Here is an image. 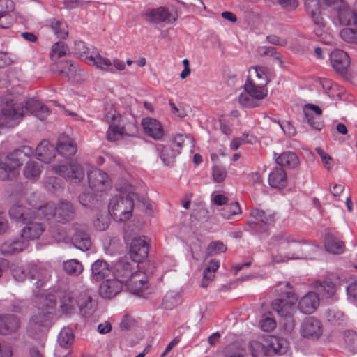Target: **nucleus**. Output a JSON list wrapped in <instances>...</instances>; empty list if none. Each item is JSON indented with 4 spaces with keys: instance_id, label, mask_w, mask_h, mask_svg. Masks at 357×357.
<instances>
[{
    "instance_id": "1a4fd4ad",
    "label": "nucleus",
    "mask_w": 357,
    "mask_h": 357,
    "mask_svg": "<svg viewBox=\"0 0 357 357\" xmlns=\"http://www.w3.org/2000/svg\"><path fill=\"white\" fill-rule=\"evenodd\" d=\"M328 6L337 10L340 24L342 26L354 24L357 28V15L342 0H324Z\"/></svg>"
},
{
    "instance_id": "0eeeda50",
    "label": "nucleus",
    "mask_w": 357,
    "mask_h": 357,
    "mask_svg": "<svg viewBox=\"0 0 357 357\" xmlns=\"http://www.w3.org/2000/svg\"><path fill=\"white\" fill-rule=\"evenodd\" d=\"M24 114V105L13 99L6 100L1 105V119L8 127L17 125Z\"/></svg>"
},
{
    "instance_id": "e2e57ef3",
    "label": "nucleus",
    "mask_w": 357,
    "mask_h": 357,
    "mask_svg": "<svg viewBox=\"0 0 357 357\" xmlns=\"http://www.w3.org/2000/svg\"><path fill=\"white\" fill-rule=\"evenodd\" d=\"M109 225V217L107 214L99 215L93 221L95 228L98 231L105 230Z\"/></svg>"
},
{
    "instance_id": "39448f33",
    "label": "nucleus",
    "mask_w": 357,
    "mask_h": 357,
    "mask_svg": "<svg viewBox=\"0 0 357 357\" xmlns=\"http://www.w3.org/2000/svg\"><path fill=\"white\" fill-rule=\"evenodd\" d=\"M134 208V200L130 195L126 197L114 196L109 204V212L116 221L128 220Z\"/></svg>"
},
{
    "instance_id": "de8ad7c7",
    "label": "nucleus",
    "mask_w": 357,
    "mask_h": 357,
    "mask_svg": "<svg viewBox=\"0 0 357 357\" xmlns=\"http://www.w3.org/2000/svg\"><path fill=\"white\" fill-rule=\"evenodd\" d=\"M241 210L238 202L226 204L220 210V215L225 219H232L233 216L241 213Z\"/></svg>"
},
{
    "instance_id": "393cba45",
    "label": "nucleus",
    "mask_w": 357,
    "mask_h": 357,
    "mask_svg": "<svg viewBox=\"0 0 357 357\" xmlns=\"http://www.w3.org/2000/svg\"><path fill=\"white\" fill-rule=\"evenodd\" d=\"M75 216V209L73 205L67 201H61L56 208V220L61 223L70 222Z\"/></svg>"
},
{
    "instance_id": "79ce46f5",
    "label": "nucleus",
    "mask_w": 357,
    "mask_h": 357,
    "mask_svg": "<svg viewBox=\"0 0 357 357\" xmlns=\"http://www.w3.org/2000/svg\"><path fill=\"white\" fill-rule=\"evenodd\" d=\"M64 272L70 276H78L83 272V265L77 259H69L63 262Z\"/></svg>"
},
{
    "instance_id": "603ef678",
    "label": "nucleus",
    "mask_w": 357,
    "mask_h": 357,
    "mask_svg": "<svg viewBox=\"0 0 357 357\" xmlns=\"http://www.w3.org/2000/svg\"><path fill=\"white\" fill-rule=\"evenodd\" d=\"M305 119L308 124L314 129L321 130L324 127L321 116L314 115L312 111L309 109H303Z\"/></svg>"
},
{
    "instance_id": "c85d7f7f",
    "label": "nucleus",
    "mask_w": 357,
    "mask_h": 357,
    "mask_svg": "<svg viewBox=\"0 0 357 357\" xmlns=\"http://www.w3.org/2000/svg\"><path fill=\"white\" fill-rule=\"evenodd\" d=\"M56 152L64 157H70L77 152L76 145L73 140L66 135L62 134L59 137Z\"/></svg>"
},
{
    "instance_id": "3c124183",
    "label": "nucleus",
    "mask_w": 357,
    "mask_h": 357,
    "mask_svg": "<svg viewBox=\"0 0 357 357\" xmlns=\"http://www.w3.org/2000/svg\"><path fill=\"white\" fill-rule=\"evenodd\" d=\"M180 151L174 150L170 146H163L160 151V158L165 165H171L174 162V159Z\"/></svg>"
},
{
    "instance_id": "7c9ffc66",
    "label": "nucleus",
    "mask_w": 357,
    "mask_h": 357,
    "mask_svg": "<svg viewBox=\"0 0 357 357\" xmlns=\"http://www.w3.org/2000/svg\"><path fill=\"white\" fill-rule=\"evenodd\" d=\"M20 326L19 319L12 314L0 315V334L8 335L15 332Z\"/></svg>"
},
{
    "instance_id": "864d4df0",
    "label": "nucleus",
    "mask_w": 357,
    "mask_h": 357,
    "mask_svg": "<svg viewBox=\"0 0 357 357\" xmlns=\"http://www.w3.org/2000/svg\"><path fill=\"white\" fill-rule=\"evenodd\" d=\"M251 215L264 225H270L275 220V217L273 214L258 208L252 210Z\"/></svg>"
},
{
    "instance_id": "8fccbe9b",
    "label": "nucleus",
    "mask_w": 357,
    "mask_h": 357,
    "mask_svg": "<svg viewBox=\"0 0 357 357\" xmlns=\"http://www.w3.org/2000/svg\"><path fill=\"white\" fill-rule=\"evenodd\" d=\"M74 340V334L71 329L63 328L58 335V343L61 347L68 348Z\"/></svg>"
},
{
    "instance_id": "774afa93",
    "label": "nucleus",
    "mask_w": 357,
    "mask_h": 357,
    "mask_svg": "<svg viewBox=\"0 0 357 357\" xmlns=\"http://www.w3.org/2000/svg\"><path fill=\"white\" fill-rule=\"evenodd\" d=\"M227 171L224 167L215 166L213 168V177L215 182H222L227 176Z\"/></svg>"
},
{
    "instance_id": "2f4dec72",
    "label": "nucleus",
    "mask_w": 357,
    "mask_h": 357,
    "mask_svg": "<svg viewBox=\"0 0 357 357\" xmlns=\"http://www.w3.org/2000/svg\"><path fill=\"white\" fill-rule=\"evenodd\" d=\"M268 183L274 188H282L286 186L287 180L285 171L282 167H275L268 175Z\"/></svg>"
},
{
    "instance_id": "5701e85b",
    "label": "nucleus",
    "mask_w": 357,
    "mask_h": 357,
    "mask_svg": "<svg viewBox=\"0 0 357 357\" xmlns=\"http://www.w3.org/2000/svg\"><path fill=\"white\" fill-rule=\"evenodd\" d=\"M133 272L131 264L124 259L119 260L114 264L113 270L114 276L123 284L128 282Z\"/></svg>"
},
{
    "instance_id": "f3484780",
    "label": "nucleus",
    "mask_w": 357,
    "mask_h": 357,
    "mask_svg": "<svg viewBox=\"0 0 357 357\" xmlns=\"http://www.w3.org/2000/svg\"><path fill=\"white\" fill-rule=\"evenodd\" d=\"M330 61L336 73L340 75H344L347 73L350 65V59L345 52L338 49L335 50L330 54Z\"/></svg>"
},
{
    "instance_id": "f03ea898",
    "label": "nucleus",
    "mask_w": 357,
    "mask_h": 357,
    "mask_svg": "<svg viewBox=\"0 0 357 357\" xmlns=\"http://www.w3.org/2000/svg\"><path fill=\"white\" fill-rule=\"evenodd\" d=\"M33 153V150L30 146H24L20 149H17L6 155L0 154V179L6 181L9 178L10 173L14 169L22 165Z\"/></svg>"
},
{
    "instance_id": "473e14b6",
    "label": "nucleus",
    "mask_w": 357,
    "mask_h": 357,
    "mask_svg": "<svg viewBox=\"0 0 357 357\" xmlns=\"http://www.w3.org/2000/svg\"><path fill=\"white\" fill-rule=\"evenodd\" d=\"M77 307L82 316L85 317L91 316L95 310L92 298L86 291L79 294Z\"/></svg>"
},
{
    "instance_id": "20e7f679",
    "label": "nucleus",
    "mask_w": 357,
    "mask_h": 357,
    "mask_svg": "<svg viewBox=\"0 0 357 357\" xmlns=\"http://www.w3.org/2000/svg\"><path fill=\"white\" fill-rule=\"evenodd\" d=\"M297 297L293 291L285 292L280 298L272 303V308L280 317L289 319L286 327L290 330L294 328V324L292 317L296 311V303Z\"/></svg>"
},
{
    "instance_id": "680f3d73",
    "label": "nucleus",
    "mask_w": 357,
    "mask_h": 357,
    "mask_svg": "<svg viewBox=\"0 0 357 357\" xmlns=\"http://www.w3.org/2000/svg\"><path fill=\"white\" fill-rule=\"evenodd\" d=\"M344 339L345 344L350 350H354L357 347V333L351 330L344 333Z\"/></svg>"
},
{
    "instance_id": "09e8293b",
    "label": "nucleus",
    "mask_w": 357,
    "mask_h": 357,
    "mask_svg": "<svg viewBox=\"0 0 357 357\" xmlns=\"http://www.w3.org/2000/svg\"><path fill=\"white\" fill-rule=\"evenodd\" d=\"M173 142L180 149L183 148L192 149L194 147L193 138L183 133L176 134L174 137Z\"/></svg>"
},
{
    "instance_id": "13d9d810",
    "label": "nucleus",
    "mask_w": 357,
    "mask_h": 357,
    "mask_svg": "<svg viewBox=\"0 0 357 357\" xmlns=\"http://www.w3.org/2000/svg\"><path fill=\"white\" fill-rule=\"evenodd\" d=\"M123 136L121 125L111 123L107 132V139L110 142H116Z\"/></svg>"
},
{
    "instance_id": "4c0bfd02",
    "label": "nucleus",
    "mask_w": 357,
    "mask_h": 357,
    "mask_svg": "<svg viewBox=\"0 0 357 357\" xmlns=\"http://www.w3.org/2000/svg\"><path fill=\"white\" fill-rule=\"evenodd\" d=\"M244 89L258 102L266 97L268 93L266 86L257 85L256 82L249 79H247L244 85Z\"/></svg>"
},
{
    "instance_id": "dca6fc26",
    "label": "nucleus",
    "mask_w": 357,
    "mask_h": 357,
    "mask_svg": "<svg viewBox=\"0 0 357 357\" xmlns=\"http://www.w3.org/2000/svg\"><path fill=\"white\" fill-rule=\"evenodd\" d=\"M146 22L150 24L167 23L176 21V18L171 19V14L169 10L164 8L160 7L155 9H148L143 15Z\"/></svg>"
},
{
    "instance_id": "5fc2aeb1",
    "label": "nucleus",
    "mask_w": 357,
    "mask_h": 357,
    "mask_svg": "<svg viewBox=\"0 0 357 357\" xmlns=\"http://www.w3.org/2000/svg\"><path fill=\"white\" fill-rule=\"evenodd\" d=\"M69 50L66 45L62 42L54 43L51 49L50 57L56 59L68 54Z\"/></svg>"
},
{
    "instance_id": "f8f14e48",
    "label": "nucleus",
    "mask_w": 357,
    "mask_h": 357,
    "mask_svg": "<svg viewBox=\"0 0 357 357\" xmlns=\"http://www.w3.org/2000/svg\"><path fill=\"white\" fill-rule=\"evenodd\" d=\"M305 8L316 26L314 29L316 35L318 36H322L324 32L325 21L321 16L319 1L305 0Z\"/></svg>"
},
{
    "instance_id": "bb28decb",
    "label": "nucleus",
    "mask_w": 357,
    "mask_h": 357,
    "mask_svg": "<svg viewBox=\"0 0 357 357\" xmlns=\"http://www.w3.org/2000/svg\"><path fill=\"white\" fill-rule=\"evenodd\" d=\"M147 282L146 274L142 271L133 272L125 285L128 290L135 294H139Z\"/></svg>"
},
{
    "instance_id": "423d86ee",
    "label": "nucleus",
    "mask_w": 357,
    "mask_h": 357,
    "mask_svg": "<svg viewBox=\"0 0 357 357\" xmlns=\"http://www.w3.org/2000/svg\"><path fill=\"white\" fill-rule=\"evenodd\" d=\"M52 169L57 174L75 183H81L85 176L82 165L74 160L54 165Z\"/></svg>"
},
{
    "instance_id": "58836bf2",
    "label": "nucleus",
    "mask_w": 357,
    "mask_h": 357,
    "mask_svg": "<svg viewBox=\"0 0 357 357\" xmlns=\"http://www.w3.org/2000/svg\"><path fill=\"white\" fill-rule=\"evenodd\" d=\"M77 294L74 292H64L60 299V307L65 313H70L77 306Z\"/></svg>"
},
{
    "instance_id": "ddd939ff",
    "label": "nucleus",
    "mask_w": 357,
    "mask_h": 357,
    "mask_svg": "<svg viewBox=\"0 0 357 357\" xmlns=\"http://www.w3.org/2000/svg\"><path fill=\"white\" fill-rule=\"evenodd\" d=\"M89 186L96 191H104L111 187V180L101 169L94 168L87 172Z\"/></svg>"
},
{
    "instance_id": "c03bdc74",
    "label": "nucleus",
    "mask_w": 357,
    "mask_h": 357,
    "mask_svg": "<svg viewBox=\"0 0 357 357\" xmlns=\"http://www.w3.org/2000/svg\"><path fill=\"white\" fill-rule=\"evenodd\" d=\"M50 27L54 35L59 39H66L68 36V26L63 21L52 19Z\"/></svg>"
},
{
    "instance_id": "69168bd1",
    "label": "nucleus",
    "mask_w": 357,
    "mask_h": 357,
    "mask_svg": "<svg viewBox=\"0 0 357 357\" xmlns=\"http://www.w3.org/2000/svg\"><path fill=\"white\" fill-rule=\"evenodd\" d=\"M315 151L320 156L321 158V161L324 164V166L328 169L330 170L331 168L333 167V159L328 153H326L321 148H316Z\"/></svg>"
},
{
    "instance_id": "9d476101",
    "label": "nucleus",
    "mask_w": 357,
    "mask_h": 357,
    "mask_svg": "<svg viewBox=\"0 0 357 357\" xmlns=\"http://www.w3.org/2000/svg\"><path fill=\"white\" fill-rule=\"evenodd\" d=\"M340 284V276L335 273H329L323 280L315 281L314 287L321 294L322 298H331L334 296L337 287Z\"/></svg>"
},
{
    "instance_id": "a18cd8bd",
    "label": "nucleus",
    "mask_w": 357,
    "mask_h": 357,
    "mask_svg": "<svg viewBox=\"0 0 357 357\" xmlns=\"http://www.w3.org/2000/svg\"><path fill=\"white\" fill-rule=\"evenodd\" d=\"M245 353V350L236 342L227 345L222 351V354L225 357H244Z\"/></svg>"
},
{
    "instance_id": "7ed1b4c3",
    "label": "nucleus",
    "mask_w": 357,
    "mask_h": 357,
    "mask_svg": "<svg viewBox=\"0 0 357 357\" xmlns=\"http://www.w3.org/2000/svg\"><path fill=\"white\" fill-rule=\"evenodd\" d=\"M38 312L31 318V323L38 326H50L56 312V297L52 294H43L36 301Z\"/></svg>"
},
{
    "instance_id": "f257e3e1",
    "label": "nucleus",
    "mask_w": 357,
    "mask_h": 357,
    "mask_svg": "<svg viewBox=\"0 0 357 357\" xmlns=\"http://www.w3.org/2000/svg\"><path fill=\"white\" fill-rule=\"evenodd\" d=\"M11 273L16 281L23 282L29 279L36 289L43 287L50 278V271L47 268L37 265L29 264L26 267L13 266Z\"/></svg>"
},
{
    "instance_id": "2eb2a0df",
    "label": "nucleus",
    "mask_w": 357,
    "mask_h": 357,
    "mask_svg": "<svg viewBox=\"0 0 357 357\" xmlns=\"http://www.w3.org/2000/svg\"><path fill=\"white\" fill-rule=\"evenodd\" d=\"M322 332L321 321L313 317L305 319L300 328L301 335L303 337L312 340L319 339L322 335Z\"/></svg>"
},
{
    "instance_id": "b1692460",
    "label": "nucleus",
    "mask_w": 357,
    "mask_h": 357,
    "mask_svg": "<svg viewBox=\"0 0 357 357\" xmlns=\"http://www.w3.org/2000/svg\"><path fill=\"white\" fill-rule=\"evenodd\" d=\"M28 245V241L20 237L15 240L5 241L1 245L0 251L3 255H11L24 250Z\"/></svg>"
},
{
    "instance_id": "aec40b11",
    "label": "nucleus",
    "mask_w": 357,
    "mask_h": 357,
    "mask_svg": "<svg viewBox=\"0 0 357 357\" xmlns=\"http://www.w3.org/2000/svg\"><path fill=\"white\" fill-rule=\"evenodd\" d=\"M319 305V297L317 294L310 291L303 296L298 302L301 312L306 314L314 313Z\"/></svg>"
},
{
    "instance_id": "4d7b16f0",
    "label": "nucleus",
    "mask_w": 357,
    "mask_h": 357,
    "mask_svg": "<svg viewBox=\"0 0 357 357\" xmlns=\"http://www.w3.org/2000/svg\"><path fill=\"white\" fill-rule=\"evenodd\" d=\"M238 102L245 107L253 108L259 106V102L246 91L240 94Z\"/></svg>"
},
{
    "instance_id": "4be33fe9",
    "label": "nucleus",
    "mask_w": 357,
    "mask_h": 357,
    "mask_svg": "<svg viewBox=\"0 0 357 357\" xmlns=\"http://www.w3.org/2000/svg\"><path fill=\"white\" fill-rule=\"evenodd\" d=\"M123 284L114 279H107L100 286V294L105 298H112L122 291Z\"/></svg>"
},
{
    "instance_id": "052dcab7",
    "label": "nucleus",
    "mask_w": 357,
    "mask_h": 357,
    "mask_svg": "<svg viewBox=\"0 0 357 357\" xmlns=\"http://www.w3.org/2000/svg\"><path fill=\"white\" fill-rule=\"evenodd\" d=\"M356 29V31L351 28L343 29L340 33L342 39L347 43L357 45V28Z\"/></svg>"
},
{
    "instance_id": "0e129e2a",
    "label": "nucleus",
    "mask_w": 357,
    "mask_h": 357,
    "mask_svg": "<svg viewBox=\"0 0 357 357\" xmlns=\"http://www.w3.org/2000/svg\"><path fill=\"white\" fill-rule=\"evenodd\" d=\"M121 129L123 135L135 136L138 132L137 126L134 122H128L121 126Z\"/></svg>"
},
{
    "instance_id": "49530a36",
    "label": "nucleus",
    "mask_w": 357,
    "mask_h": 357,
    "mask_svg": "<svg viewBox=\"0 0 357 357\" xmlns=\"http://www.w3.org/2000/svg\"><path fill=\"white\" fill-rule=\"evenodd\" d=\"M79 201L82 206L90 208H98L100 204L97 195L89 192L80 194Z\"/></svg>"
},
{
    "instance_id": "f704fd0d",
    "label": "nucleus",
    "mask_w": 357,
    "mask_h": 357,
    "mask_svg": "<svg viewBox=\"0 0 357 357\" xmlns=\"http://www.w3.org/2000/svg\"><path fill=\"white\" fill-rule=\"evenodd\" d=\"M13 8V1L10 0H0V28L7 29L12 24V17L8 15V13Z\"/></svg>"
},
{
    "instance_id": "37998d69",
    "label": "nucleus",
    "mask_w": 357,
    "mask_h": 357,
    "mask_svg": "<svg viewBox=\"0 0 357 357\" xmlns=\"http://www.w3.org/2000/svg\"><path fill=\"white\" fill-rule=\"evenodd\" d=\"M41 167L42 166L38 162H29L24 168V175L29 180L36 181L40 177Z\"/></svg>"
},
{
    "instance_id": "a878e982",
    "label": "nucleus",
    "mask_w": 357,
    "mask_h": 357,
    "mask_svg": "<svg viewBox=\"0 0 357 357\" xmlns=\"http://www.w3.org/2000/svg\"><path fill=\"white\" fill-rule=\"evenodd\" d=\"M37 159L45 162H50L55 157L56 147L47 140H43L36 147Z\"/></svg>"
},
{
    "instance_id": "bf43d9fd",
    "label": "nucleus",
    "mask_w": 357,
    "mask_h": 357,
    "mask_svg": "<svg viewBox=\"0 0 357 357\" xmlns=\"http://www.w3.org/2000/svg\"><path fill=\"white\" fill-rule=\"evenodd\" d=\"M227 250V246L221 241H213L207 248V256L223 253Z\"/></svg>"
},
{
    "instance_id": "4468645a",
    "label": "nucleus",
    "mask_w": 357,
    "mask_h": 357,
    "mask_svg": "<svg viewBox=\"0 0 357 357\" xmlns=\"http://www.w3.org/2000/svg\"><path fill=\"white\" fill-rule=\"evenodd\" d=\"M130 255L132 260L139 263L145 259L149 254V244L144 236L132 238L130 245Z\"/></svg>"
},
{
    "instance_id": "9b49d317",
    "label": "nucleus",
    "mask_w": 357,
    "mask_h": 357,
    "mask_svg": "<svg viewBox=\"0 0 357 357\" xmlns=\"http://www.w3.org/2000/svg\"><path fill=\"white\" fill-rule=\"evenodd\" d=\"M56 66L59 73L66 77L72 82H81L85 78V72L81 70L78 65L72 61H61Z\"/></svg>"
},
{
    "instance_id": "e433bc0d",
    "label": "nucleus",
    "mask_w": 357,
    "mask_h": 357,
    "mask_svg": "<svg viewBox=\"0 0 357 357\" xmlns=\"http://www.w3.org/2000/svg\"><path fill=\"white\" fill-rule=\"evenodd\" d=\"M110 272L109 264L105 260L98 259L91 265L92 278L96 281L102 280Z\"/></svg>"
},
{
    "instance_id": "6e6552de",
    "label": "nucleus",
    "mask_w": 357,
    "mask_h": 357,
    "mask_svg": "<svg viewBox=\"0 0 357 357\" xmlns=\"http://www.w3.org/2000/svg\"><path fill=\"white\" fill-rule=\"evenodd\" d=\"M70 231V241L75 248L82 251H86L91 248L92 243L86 225L74 223Z\"/></svg>"
},
{
    "instance_id": "a19ab883",
    "label": "nucleus",
    "mask_w": 357,
    "mask_h": 357,
    "mask_svg": "<svg viewBox=\"0 0 357 357\" xmlns=\"http://www.w3.org/2000/svg\"><path fill=\"white\" fill-rule=\"evenodd\" d=\"M33 211H36L33 218H37V217L44 218L47 220L52 217L56 218V208L52 203H48L43 206H33Z\"/></svg>"
},
{
    "instance_id": "ea45409f",
    "label": "nucleus",
    "mask_w": 357,
    "mask_h": 357,
    "mask_svg": "<svg viewBox=\"0 0 357 357\" xmlns=\"http://www.w3.org/2000/svg\"><path fill=\"white\" fill-rule=\"evenodd\" d=\"M278 165L289 169H294L299 164L298 158L291 151H286L276 158Z\"/></svg>"
},
{
    "instance_id": "cd10ccee",
    "label": "nucleus",
    "mask_w": 357,
    "mask_h": 357,
    "mask_svg": "<svg viewBox=\"0 0 357 357\" xmlns=\"http://www.w3.org/2000/svg\"><path fill=\"white\" fill-rule=\"evenodd\" d=\"M36 211L31 208H25L22 205L15 204L9 210V215L11 219L17 222L25 223L29 219H33Z\"/></svg>"
},
{
    "instance_id": "338daca9",
    "label": "nucleus",
    "mask_w": 357,
    "mask_h": 357,
    "mask_svg": "<svg viewBox=\"0 0 357 357\" xmlns=\"http://www.w3.org/2000/svg\"><path fill=\"white\" fill-rule=\"evenodd\" d=\"M272 241L274 244H283L285 243H291V242H295V240L294 238L287 233H280L278 234L273 237H272Z\"/></svg>"
},
{
    "instance_id": "c9c22d12",
    "label": "nucleus",
    "mask_w": 357,
    "mask_h": 357,
    "mask_svg": "<svg viewBox=\"0 0 357 357\" xmlns=\"http://www.w3.org/2000/svg\"><path fill=\"white\" fill-rule=\"evenodd\" d=\"M268 69L262 66H252L249 70L247 79L256 82L257 85H264L268 82L267 77Z\"/></svg>"
},
{
    "instance_id": "412c9836",
    "label": "nucleus",
    "mask_w": 357,
    "mask_h": 357,
    "mask_svg": "<svg viewBox=\"0 0 357 357\" xmlns=\"http://www.w3.org/2000/svg\"><path fill=\"white\" fill-rule=\"evenodd\" d=\"M142 125L144 132L155 140L160 139L164 130L162 124L158 120L153 118H144L142 121Z\"/></svg>"
},
{
    "instance_id": "6ab92c4d",
    "label": "nucleus",
    "mask_w": 357,
    "mask_h": 357,
    "mask_svg": "<svg viewBox=\"0 0 357 357\" xmlns=\"http://www.w3.org/2000/svg\"><path fill=\"white\" fill-rule=\"evenodd\" d=\"M33 219H29L25 222L26 226L22 229L20 238L26 240L36 239L40 237L45 230L43 225Z\"/></svg>"
},
{
    "instance_id": "a211bd4d",
    "label": "nucleus",
    "mask_w": 357,
    "mask_h": 357,
    "mask_svg": "<svg viewBox=\"0 0 357 357\" xmlns=\"http://www.w3.org/2000/svg\"><path fill=\"white\" fill-rule=\"evenodd\" d=\"M266 355H282L287 352L288 342L286 340L276 336L269 335L265 338Z\"/></svg>"
},
{
    "instance_id": "6e6d98bb",
    "label": "nucleus",
    "mask_w": 357,
    "mask_h": 357,
    "mask_svg": "<svg viewBox=\"0 0 357 357\" xmlns=\"http://www.w3.org/2000/svg\"><path fill=\"white\" fill-rule=\"evenodd\" d=\"M251 355L253 357H259L266 355V342L261 343L259 341H251L249 344Z\"/></svg>"
},
{
    "instance_id": "c756f323",
    "label": "nucleus",
    "mask_w": 357,
    "mask_h": 357,
    "mask_svg": "<svg viewBox=\"0 0 357 357\" xmlns=\"http://www.w3.org/2000/svg\"><path fill=\"white\" fill-rule=\"evenodd\" d=\"M324 247L327 252L334 255L342 254L345 250L344 243L330 231L325 234Z\"/></svg>"
},
{
    "instance_id": "72a5a7b5",
    "label": "nucleus",
    "mask_w": 357,
    "mask_h": 357,
    "mask_svg": "<svg viewBox=\"0 0 357 357\" xmlns=\"http://www.w3.org/2000/svg\"><path fill=\"white\" fill-rule=\"evenodd\" d=\"M85 60L89 65L94 66L98 69L112 73H114L111 61L98 53L86 56Z\"/></svg>"
}]
</instances>
